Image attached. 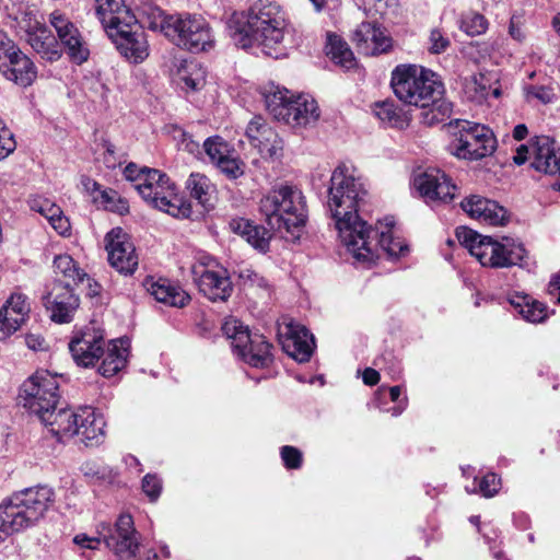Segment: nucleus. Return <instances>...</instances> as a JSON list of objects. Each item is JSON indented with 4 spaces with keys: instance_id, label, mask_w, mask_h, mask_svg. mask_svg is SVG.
<instances>
[{
    "instance_id": "f257e3e1",
    "label": "nucleus",
    "mask_w": 560,
    "mask_h": 560,
    "mask_svg": "<svg viewBox=\"0 0 560 560\" xmlns=\"http://www.w3.org/2000/svg\"><path fill=\"white\" fill-rule=\"evenodd\" d=\"M365 196L366 190L360 178L349 174L345 165L335 168L330 177L327 206L342 244L347 250L357 252L358 258L370 257L373 245L365 231L366 222L358 215Z\"/></svg>"
},
{
    "instance_id": "f03ea898",
    "label": "nucleus",
    "mask_w": 560,
    "mask_h": 560,
    "mask_svg": "<svg viewBox=\"0 0 560 560\" xmlns=\"http://www.w3.org/2000/svg\"><path fill=\"white\" fill-rule=\"evenodd\" d=\"M390 85L405 104L422 108L421 121L427 126L444 121L453 110L444 98V85L438 75L416 65H399L392 72Z\"/></svg>"
},
{
    "instance_id": "7ed1b4c3",
    "label": "nucleus",
    "mask_w": 560,
    "mask_h": 560,
    "mask_svg": "<svg viewBox=\"0 0 560 560\" xmlns=\"http://www.w3.org/2000/svg\"><path fill=\"white\" fill-rule=\"evenodd\" d=\"M285 13L281 5L270 0H257L247 14H234L229 27L236 46L247 49L254 46L269 57L279 58L280 46L287 30Z\"/></svg>"
},
{
    "instance_id": "20e7f679",
    "label": "nucleus",
    "mask_w": 560,
    "mask_h": 560,
    "mask_svg": "<svg viewBox=\"0 0 560 560\" xmlns=\"http://www.w3.org/2000/svg\"><path fill=\"white\" fill-rule=\"evenodd\" d=\"M55 502V491L47 486L25 488L0 504V540L35 526Z\"/></svg>"
},
{
    "instance_id": "39448f33",
    "label": "nucleus",
    "mask_w": 560,
    "mask_h": 560,
    "mask_svg": "<svg viewBox=\"0 0 560 560\" xmlns=\"http://www.w3.org/2000/svg\"><path fill=\"white\" fill-rule=\"evenodd\" d=\"M259 209L272 231L293 241L300 237L306 224L307 207L299 188L289 185L273 188L260 199Z\"/></svg>"
},
{
    "instance_id": "423d86ee",
    "label": "nucleus",
    "mask_w": 560,
    "mask_h": 560,
    "mask_svg": "<svg viewBox=\"0 0 560 560\" xmlns=\"http://www.w3.org/2000/svg\"><path fill=\"white\" fill-rule=\"evenodd\" d=\"M266 108L272 117L291 127H306L319 117L315 100L294 95L285 88H275L265 94Z\"/></svg>"
},
{
    "instance_id": "0eeeda50",
    "label": "nucleus",
    "mask_w": 560,
    "mask_h": 560,
    "mask_svg": "<svg viewBox=\"0 0 560 560\" xmlns=\"http://www.w3.org/2000/svg\"><path fill=\"white\" fill-rule=\"evenodd\" d=\"M448 126L454 130L448 150L456 158L477 161L495 151L497 140L487 126L460 119L451 121Z\"/></svg>"
},
{
    "instance_id": "6e6552de",
    "label": "nucleus",
    "mask_w": 560,
    "mask_h": 560,
    "mask_svg": "<svg viewBox=\"0 0 560 560\" xmlns=\"http://www.w3.org/2000/svg\"><path fill=\"white\" fill-rule=\"evenodd\" d=\"M136 190L148 205L174 218H189L191 214L190 202L179 198L175 184L156 168L136 186Z\"/></svg>"
},
{
    "instance_id": "1a4fd4ad",
    "label": "nucleus",
    "mask_w": 560,
    "mask_h": 560,
    "mask_svg": "<svg viewBox=\"0 0 560 560\" xmlns=\"http://www.w3.org/2000/svg\"><path fill=\"white\" fill-rule=\"evenodd\" d=\"M222 330L231 340L233 352L253 368H267L272 362V345L257 332H250L236 319L226 320Z\"/></svg>"
},
{
    "instance_id": "9d476101",
    "label": "nucleus",
    "mask_w": 560,
    "mask_h": 560,
    "mask_svg": "<svg viewBox=\"0 0 560 560\" xmlns=\"http://www.w3.org/2000/svg\"><path fill=\"white\" fill-rule=\"evenodd\" d=\"M23 406L36 415L39 420L49 418V410L59 402V382L57 375L40 370L30 376L21 387Z\"/></svg>"
},
{
    "instance_id": "9b49d317",
    "label": "nucleus",
    "mask_w": 560,
    "mask_h": 560,
    "mask_svg": "<svg viewBox=\"0 0 560 560\" xmlns=\"http://www.w3.org/2000/svg\"><path fill=\"white\" fill-rule=\"evenodd\" d=\"M166 37L178 47L199 52L212 47L213 38L207 21L196 15H171Z\"/></svg>"
},
{
    "instance_id": "f8f14e48",
    "label": "nucleus",
    "mask_w": 560,
    "mask_h": 560,
    "mask_svg": "<svg viewBox=\"0 0 560 560\" xmlns=\"http://www.w3.org/2000/svg\"><path fill=\"white\" fill-rule=\"evenodd\" d=\"M483 250L479 249L480 264L483 267L500 269L514 266H527L528 253L523 243L508 236L501 240L491 237L485 245Z\"/></svg>"
},
{
    "instance_id": "ddd939ff",
    "label": "nucleus",
    "mask_w": 560,
    "mask_h": 560,
    "mask_svg": "<svg viewBox=\"0 0 560 560\" xmlns=\"http://www.w3.org/2000/svg\"><path fill=\"white\" fill-rule=\"evenodd\" d=\"M43 303L47 311L50 312L52 322L65 324L72 320L80 305V299L74 293V288L70 282H63L57 278L46 284Z\"/></svg>"
},
{
    "instance_id": "4468645a",
    "label": "nucleus",
    "mask_w": 560,
    "mask_h": 560,
    "mask_svg": "<svg viewBox=\"0 0 560 560\" xmlns=\"http://www.w3.org/2000/svg\"><path fill=\"white\" fill-rule=\"evenodd\" d=\"M49 24L57 33V39L65 47L71 61L81 65L86 61L90 55L89 48L82 39L81 33L75 24L60 10H54L48 15Z\"/></svg>"
},
{
    "instance_id": "2eb2a0df",
    "label": "nucleus",
    "mask_w": 560,
    "mask_h": 560,
    "mask_svg": "<svg viewBox=\"0 0 560 560\" xmlns=\"http://www.w3.org/2000/svg\"><path fill=\"white\" fill-rule=\"evenodd\" d=\"M0 72L23 88L30 86L37 77L34 62L13 42L0 54Z\"/></svg>"
},
{
    "instance_id": "dca6fc26",
    "label": "nucleus",
    "mask_w": 560,
    "mask_h": 560,
    "mask_svg": "<svg viewBox=\"0 0 560 560\" xmlns=\"http://www.w3.org/2000/svg\"><path fill=\"white\" fill-rule=\"evenodd\" d=\"M194 280L199 291L212 302H225L233 292L229 272L222 267L211 269L199 265L192 267Z\"/></svg>"
},
{
    "instance_id": "f3484780",
    "label": "nucleus",
    "mask_w": 560,
    "mask_h": 560,
    "mask_svg": "<svg viewBox=\"0 0 560 560\" xmlns=\"http://www.w3.org/2000/svg\"><path fill=\"white\" fill-rule=\"evenodd\" d=\"M412 185L427 202H451L457 190L451 178L439 168H429L416 175Z\"/></svg>"
},
{
    "instance_id": "a211bd4d",
    "label": "nucleus",
    "mask_w": 560,
    "mask_h": 560,
    "mask_svg": "<svg viewBox=\"0 0 560 560\" xmlns=\"http://www.w3.org/2000/svg\"><path fill=\"white\" fill-rule=\"evenodd\" d=\"M104 533L100 535L106 546L116 555L132 557L139 548L137 532L133 526V520L129 514H121L115 526H103Z\"/></svg>"
},
{
    "instance_id": "6ab92c4d",
    "label": "nucleus",
    "mask_w": 560,
    "mask_h": 560,
    "mask_svg": "<svg viewBox=\"0 0 560 560\" xmlns=\"http://www.w3.org/2000/svg\"><path fill=\"white\" fill-rule=\"evenodd\" d=\"M105 240L112 267L120 273L132 275L138 267V256L127 233L119 228L113 229Z\"/></svg>"
},
{
    "instance_id": "aec40b11",
    "label": "nucleus",
    "mask_w": 560,
    "mask_h": 560,
    "mask_svg": "<svg viewBox=\"0 0 560 560\" xmlns=\"http://www.w3.org/2000/svg\"><path fill=\"white\" fill-rule=\"evenodd\" d=\"M381 226H385L386 230L373 229L371 225L365 224V231L369 234V240L373 242L371 246L372 253L370 257L358 258L354 250H348L357 261L360 262H372L377 257V249L381 247L387 255L392 257L404 256L408 252V246L404 240L395 238L392 234V229L395 225L393 217H386L383 221H378Z\"/></svg>"
},
{
    "instance_id": "412c9836",
    "label": "nucleus",
    "mask_w": 560,
    "mask_h": 560,
    "mask_svg": "<svg viewBox=\"0 0 560 560\" xmlns=\"http://www.w3.org/2000/svg\"><path fill=\"white\" fill-rule=\"evenodd\" d=\"M116 45L117 50L133 63L142 62L149 56V46L141 26H117L106 32Z\"/></svg>"
},
{
    "instance_id": "4be33fe9",
    "label": "nucleus",
    "mask_w": 560,
    "mask_h": 560,
    "mask_svg": "<svg viewBox=\"0 0 560 560\" xmlns=\"http://www.w3.org/2000/svg\"><path fill=\"white\" fill-rule=\"evenodd\" d=\"M246 137L264 159L280 160L283 154V140L261 116H255L246 128Z\"/></svg>"
},
{
    "instance_id": "5701e85b",
    "label": "nucleus",
    "mask_w": 560,
    "mask_h": 560,
    "mask_svg": "<svg viewBox=\"0 0 560 560\" xmlns=\"http://www.w3.org/2000/svg\"><path fill=\"white\" fill-rule=\"evenodd\" d=\"M280 342L282 349L294 360L303 363L307 362L315 348L314 336L310 330L293 322L287 324L283 330H280Z\"/></svg>"
},
{
    "instance_id": "b1692460",
    "label": "nucleus",
    "mask_w": 560,
    "mask_h": 560,
    "mask_svg": "<svg viewBox=\"0 0 560 560\" xmlns=\"http://www.w3.org/2000/svg\"><path fill=\"white\" fill-rule=\"evenodd\" d=\"M104 345L105 340L102 335L94 330H86L70 341L69 350L79 366L90 368L101 359Z\"/></svg>"
},
{
    "instance_id": "393cba45",
    "label": "nucleus",
    "mask_w": 560,
    "mask_h": 560,
    "mask_svg": "<svg viewBox=\"0 0 560 560\" xmlns=\"http://www.w3.org/2000/svg\"><path fill=\"white\" fill-rule=\"evenodd\" d=\"M95 13L102 26L107 32L125 25L135 27L138 20L135 12L125 4L124 0H94Z\"/></svg>"
},
{
    "instance_id": "a878e982",
    "label": "nucleus",
    "mask_w": 560,
    "mask_h": 560,
    "mask_svg": "<svg viewBox=\"0 0 560 560\" xmlns=\"http://www.w3.org/2000/svg\"><path fill=\"white\" fill-rule=\"evenodd\" d=\"M460 206L469 217L480 222L490 225H504L508 222L506 209L494 200L472 195L465 198Z\"/></svg>"
},
{
    "instance_id": "bb28decb",
    "label": "nucleus",
    "mask_w": 560,
    "mask_h": 560,
    "mask_svg": "<svg viewBox=\"0 0 560 560\" xmlns=\"http://www.w3.org/2000/svg\"><path fill=\"white\" fill-rule=\"evenodd\" d=\"M352 42L358 50L366 56L387 52L392 38L383 30L370 22H362L353 32Z\"/></svg>"
},
{
    "instance_id": "cd10ccee",
    "label": "nucleus",
    "mask_w": 560,
    "mask_h": 560,
    "mask_svg": "<svg viewBox=\"0 0 560 560\" xmlns=\"http://www.w3.org/2000/svg\"><path fill=\"white\" fill-rule=\"evenodd\" d=\"M81 185L97 208L118 214H125L129 211L128 201L120 197L115 189L103 188L96 180L89 176L81 177Z\"/></svg>"
},
{
    "instance_id": "c85d7f7f",
    "label": "nucleus",
    "mask_w": 560,
    "mask_h": 560,
    "mask_svg": "<svg viewBox=\"0 0 560 560\" xmlns=\"http://www.w3.org/2000/svg\"><path fill=\"white\" fill-rule=\"evenodd\" d=\"M26 42L45 61L55 62L62 56V48L57 37L39 22L26 31Z\"/></svg>"
},
{
    "instance_id": "c756f323",
    "label": "nucleus",
    "mask_w": 560,
    "mask_h": 560,
    "mask_svg": "<svg viewBox=\"0 0 560 560\" xmlns=\"http://www.w3.org/2000/svg\"><path fill=\"white\" fill-rule=\"evenodd\" d=\"M556 140L549 136H537L532 144V166L547 175L560 172V156L556 152Z\"/></svg>"
},
{
    "instance_id": "7c9ffc66",
    "label": "nucleus",
    "mask_w": 560,
    "mask_h": 560,
    "mask_svg": "<svg viewBox=\"0 0 560 560\" xmlns=\"http://www.w3.org/2000/svg\"><path fill=\"white\" fill-rule=\"evenodd\" d=\"M78 433L75 436L86 446H95L104 439L105 420L94 408L84 406L79 408Z\"/></svg>"
},
{
    "instance_id": "2f4dec72",
    "label": "nucleus",
    "mask_w": 560,
    "mask_h": 560,
    "mask_svg": "<svg viewBox=\"0 0 560 560\" xmlns=\"http://www.w3.org/2000/svg\"><path fill=\"white\" fill-rule=\"evenodd\" d=\"M230 230L243 237L259 253H267L270 246L271 229L257 225L244 218H234L229 222Z\"/></svg>"
},
{
    "instance_id": "473e14b6",
    "label": "nucleus",
    "mask_w": 560,
    "mask_h": 560,
    "mask_svg": "<svg viewBox=\"0 0 560 560\" xmlns=\"http://www.w3.org/2000/svg\"><path fill=\"white\" fill-rule=\"evenodd\" d=\"M129 346L128 339L112 340L106 350L104 348L103 353H101L102 363L98 366L100 374L104 377H112L121 371L127 364Z\"/></svg>"
},
{
    "instance_id": "72a5a7b5",
    "label": "nucleus",
    "mask_w": 560,
    "mask_h": 560,
    "mask_svg": "<svg viewBox=\"0 0 560 560\" xmlns=\"http://www.w3.org/2000/svg\"><path fill=\"white\" fill-rule=\"evenodd\" d=\"M49 418L40 420L45 425L50 427L49 431L59 441L66 438H73L78 433L79 427V410L72 411L68 408H61L56 411V408L49 410Z\"/></svg>"
},
{
    "instance_id": "f704fd0d",
    "label": "nucleus",
    "mask_w": 560,
    "mask_h": 560,
    "mask_svg": "<svg viewBox=\"0 0 560 560\" xmlns=\"http://www.w3.org/2000/svg\"><path fill=\"white\" fill-rule=\"evenodd\" d=\"M147 285L148 291L158 302L170 306L183 307L190 300V296L180 287L172 283L168 279L148 280Z\"/></svg>"
},
{
    "instance_id": "c9c22d12",
    "label": "nucleus",
    "mask_w": 560,
    "mask_h": 560,
    "mask_svg": "<svg viewBox=\"0 0 560 560\" xmlns=\"http://www.w3.org/2000/svg\"><path fill=\"white\" fill-rule=\"evenodd\" d=\"M509 303L529 323H541L548 317V307L528 294L515 292L510 295Z\"/></svg>"
},
{
    "instance_id": "e433bc0d",
    "label": "nucleus",
    "mask_w": 560,
    "mask_h": 560,
    "mask_svg": "<svg viewBox=\"0 0 560 560\" xmlns=\"http://www.w3.org/2000/svg\"><path fill=\"white\" fill-rule=\"evenodd\" d=\"M175 80L182 90L197 92L206 85V70L196 61H184L176 71Z\"/></svg>"
},
{
    "instance_id": "4c0bfd02",
    "label": "nucleus",
    "mask_w": 560,
    "mask_h": 560,
    "mask_svg": "<svg viewBox=\"0 0 560 560\" xmlns=\"http://www.w3.org/2000/svg\"><path fill=\"white\" fill-rule=\"evenodd\" d=\"M137 25L152 31H161L166 36V25L171 24L170 16L152 1H143L137 7Z\"/></svg>"
},
{
    "instance_id": "58836bf2",
    "label": "nucleus",
    "mask_w": 560,
    "mask_h": 560,
    "mask_svg": "<svg viewBox=\"0 0 560 560\" xmlns=\"http://www.w3.org/2000/svg\"><path fill=\"white\" fill-rule=\"evenodd\" d=\"M186 189L205 209L213 207L212 198L215 188L211 180L201 173H191L186 182Z\"/></svg>"
},
{
    "instance_id": "ea45409f",
    "label": "nucleus",
    "mask_w": 560,
    "mask_h": 560,
    "mask_svg": "<svg viewBox=\"0 0 560 560\" xmlns=\"http://www.w3.org/2000/svg\"><path fill=\"white\" fill-rule=\"evenodd\" d=\"M54 269V279L59 278L63 282H70L73 288L74 285L83 282L85 278H88L86 272L79 268L74 259L67 254L58 255L55 257Z\"/></svg>"
},
{
    "instance_id": "a19ab883",
    "label": "nucleus",
    "mask_w": 560,
    "mask_h": 560,
    "mask_svg": "<svg viewBox=\"0 0 560 560\" xmlns=\"http://www.w3.org/2000/svg\"><path fill=\"white\" fill-rule=\"evenodd\" d=\"M373 112L387 127L405 129L409 125L406 114L392 101L375 103Z\"/></svg>"
},
{
    "instance_id": "79ce46f5",
    "label": "nucleus",
    "mask_w": 560,
    "mask_h": 560,
    "mask_svg": "<svg viewBox=\"0 0 560 560\" xmlns=\"http://www.w3.org/2000/svg\"><path fill=\"white\" fill-rule=\"evenodd\" d=\"M326 52L334 62L343 68L350 69L355 63L353 52L348 44L336 34L327 35Z\"/></svg>"
},
{
    "instance_id": "37998d69",
    "label": "nucleus",
    "mask_w": 560,
    "mask_h": 560,
    "mask_svg": "<svg viewBox=\"0 0 560 560\" xmlns=\"http://www.w3.org/2000/svg\"><path fill=\"white\" fill-rule=\"evenodd\" d=\"M455 235L458 242L466 247L478 261H480L479 249L481 252L483 250V247H486L485 245L490 242L491 236L480 235L476 231L466 226H458L455 231Z\"/></svg>"
},
{
    "instance_id": "c03bdc74",
    "label": "nucleus",
    "mask_w": 560,
    "mask_h": 560,
    "mask_svg": "<svg viewBox=\"0 0 560 560\" xmlns=\"http://www.w3.org/2000/svg\"><path fill=\"white\" fill-rule=\"evenodd\" d=\"M203 149L210 162L214 165L219 164L234 149L221 137H210L203 142Z\"/></svg>"
},
{
    "instance_id": "a18cd8bd",
    "label": "nucleus",
    "mask_w": 560,
    "mask_h": 560,
    "mask_svg": "<svg viewBox=\"0 0 560 560\" xmlns=\"http://www.w3.org/2000/svg\"><path fill=\"white\" fill-rule=\"evenodd\" d=\"M237 277L245 290H257L269 294L268 281L252 268H240Z\"/></svg>"
},
{
    "instance_id": "49530a36",
    "label": "nucleus",
    "mask_w": 560,
    "mask_h": 560,
    "mask_svg": "<svg viewBox=\"0 0 560 560\" xmlns=\"http://www.w3.org/2000/svg\"><path fill=\"white\" fill-rule=\"evenodd\" d=\"M229 179H237L245 173V163L240 159L235 150L215 165Z\"/></svg>"
},
{
    "instance_id": "de8ad7c7",
    "label": "nucleus",
    "mask_w": 560,
    "mask_h": 560,
    "mask_svg": "<svg viewBox=\"0 0 560 560\" xmlns=\"http://www.w3.org/2000/svg\"><path fill=\"white\" fill-rule=\"evenodd\" d=\"M26 296L21 293H13L1 308H8L11 315H14L21 320H25L30 313V304Z\"/></svg>"
},
{
    "instance_id": "09e8293b",
    "label": "nucleus",
    "mask_w": 560,
    "mask_h": 560,
    "mask_svg": "<svg viewBox=\"0 0 560 560\" xmlns=\"http://www.w3.org/2000/svg\"><path fill=\"white\" fill-rule=\"evenodd\" d=\"M24 322L11 315L8 308H0V339H5L15 332Z\"/></svg>"
},
{
    "instance_id": "8fccbe9b",
    "label": "nucleus",
    "mask_w": 560,
    "mask_h": 560,
    "mask_svg": "<svg viewBox=\"0 0 560 560\" xmlns=\"http://www.w3.org/2000/svg\"><path fill=\"white\" fill-rule=\"evenodd\" d=\"M460 27L468 35L476 36L487 31L488 23L483 15L474 13L463 19Z\"/></svg>"
},
{
    "instance_id": "3c124183",
    "label": "nucleus",
    "mask_w": 560,
    "mask_h": 560,
    "mask_svg": "<svg viewBox=\"0 0 560 560\" xmlns=\"http://www.w3.org/2000/svg\"><path fill=\"white\" fill-rule=\"evenodd\" d=\"M16 148V142L12 131L7 127L5 122L0 118V160L5 159Z\"/></svg>"
},
{
    "instance_id": "603ef678",
    "label": "nucleus",
    "mask_w": 560,
    "mask_h": 560,
    "mask_svg": "<svg viewBox=\"0 0 560 560\" xmlns=\"http://www.w3.org/2000/svg\"><path fill=\"white\" fill-rule=\"evenodd\" d=\"M142 490L151 501L158 500L162 491V481L154 474H147L142 479Z\"/></svg>"
},
{
    "instance_id": "864d4df0",
    "label": "nucleus",
    "mask_w": 560,
    "mask_h": 560,
    "mask_svg": "<svg viewBox=\"0 0 560 560\" xmlns=\"http://www.w3.org/2000/svg\"><path fill=\"white\" fill-rule=\"evenodd\" d=\"M500 488V478L493 474H487L478 483V490L485 498H492Z\"/></svg>"
},
{
    "instance_id": "5fc2aeb1",
    "label": "nucleus",
    "mask_w": 560,
    "mask_h": 560,
    "mask_svg": "<svg viewBox=\"0 0 560 560\" xmlns=\"http://www.w3.org/2000/svg\"><path fill=\"white\" fill-rule=\"evenodd\" d=\"M285 468L298 469L302 465V453L294 446L284 445L280 451Z\"/></svg>"
},
{
    "instance_id": "6e6d98bb",
    "label": "nucleus",
    "mask_w": 560,
    "mask_h": 560,
    "mask_svg": "<svg viewBox=\"0 0 560 560\" xmlns=\"http://www.w3.org/2000/svg\"><path fill=\"white\" fill-rule=\"evenodd\" d=\"M152 170L153 168L139 167L135 163H129L124 170V175L127 180L133 183V187L136 188L141 182H144L148 175H151Z\"/></svg>"
},
{
    "instance_id": "4d7b16f0",
    "label": "nucleus",
    "mask_w": 560,
    "mask_h": 560,
    "mask_svg": "<svg viewBox=\"0 0 560 560\" xmlns=\"http://www.w3.org/2000/svg\"><path fill=\"white\" fill-rule=\"evenodd\" d=\"M429 43V49L432 54H441L450 46V39L440 30L431 31Z\"/></svg>"
},
{
    "instance_id": "13d9d810",
    "label": "nucleus",
    "mask_w": 560,
    "mask_h": 560,
    "mask_svg": "<svg viewBox=\"0 0 560 560\" xmlns=\"http://www.w3.org/2000/svg\"><path fill=\"white\" fill-rule=\"evenodd\" d=\"M32 209L36 212H39L42 215H44L48 221L51 217L56 215V213H60V208L51 203L49 200H35L32 205Z\"/></svg>"
},
{
    "instance_id": "bf43d9fd",
    "label": "nucleus",
    "mask_w": 560,
    "mask_h": 560,
    "mask_svg": "<svg viewBox=\"0 0 560 560\" xmlns=\"http://www.w3.org/2000/svg\"><path fill=\"white\" fill-rule=\"evenodd\" d=\"M52 229L60 235H67L70 232L71 225L69 219L63 214L60 209V213L51 217L48 221Z\"/></svg>"
},
{
    "instance_id": "052dcab7",
    "label": "nucleus",
    "mask_w": 560,
    "mask_h": 560,
    "mask_svg": "<svg viewBox=\"0 0 560 560\" xmlns=\"http://www.w3.org/2000/svg\"><path fill=\"white\" fill-rule=\"evenodd\" d=\"M523 25V15L522 14H513L510 20L509 25V34L512 38L517 42H522L525 38V34L522 30Z\"/></svg>"
},
{
    "instance_id": "680f3d73",
    "label": "nucleus",
    "mask_w": 560,
    "mask_h": 560,
    "mask_svg": "<svg viewBox=\"0 0 560 560\" xmlns=\"http://www.w3.org/2000/svg\"><path fill=\"white\" fill-rule=\"evenodd\" d=\"M100 540L101 538L90 537L85 534H79L73 538L74 544L89 549H95Z\"/></svg>"
},
{
    "instance_id": "e2e57ef3",
    "label": "nucleus",
    "mask_w": 560,
    "mask_h": 560,
    "mask_svg": "<svg viewBox=\"0 0 560 560\" xmlns=\"http://www.w3.org/2000/svg\"><path fill=\"white\" fill-rule=\"evenodd\" d=\"M467 89H474L476 92V98L481 100L486 98L488 96V90L485 85H481L479 83V80L477 77H474L471 81L467 83Z\"/></svg>"
},
{
    "instance_id": "0e129e2a",
    "label": "nucleus",
    "mask_w": 560,
    "mask_h": 560,
    "mask_svg": "<svg viewBox=\"0 0 560 560\" xmlns=\"http://www.w3.org/2000/svg\"><path fill=\"white\" fill-rule=\"evenodd\" d=\"M383 0H358L357 5L362 9L365 13L381 12L377 3L382 4Z\"/></svg>"
},
{
    "instance_id": "69168bd1",
    "label": "nucleus",
    "mask_w": 560,
    "mask_h": 560,
    "mask_svg": "<svg viewBox=\"0 0 560 560\" xmlns=\"http://www.w3.org/2000/svg\"><path fill=\"white\" fill-rule=\"evenodd\" d=\"M549 293L560 303V273H555L549 282Z\"/></svg>"
},
{
    "instance_id": "338daca9",
    "label": "nucleus",
    "mask_w": 560,
    "mask_h": 560,
    "mask_svg": "<svg viewBox=\"0 0 560 560\" xmlns=\"http://www.w3.org/2000/svg\"><path fill=\"white\" fill-rule=\"evenodd\" d=\"M362 378H363L364 384L373 386L378 383L380 373L372 368H366L363 372Z\"/></svg>"
},
{
    "instance_id": "774afa93",
    "label": "nucleus",
    "mask_w": 560,
    "mask_h": 560,
    "mask_svg": "<svg viewBox=\"0 0 560 560\" xmlns=\"http://www.w3.org/2000/svg\"><path fill=\"white\" fill-rule=\"evenodd\" d=\"M528 147L525 144H521L516 150V154L513 156L514 163L516 165H523L528 159Z\"/></svg>"
}]
</instances>
